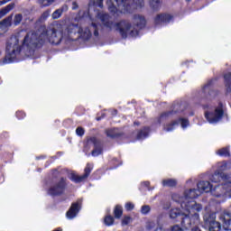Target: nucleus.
I'll return each mask as SVG.
<instances>
[{
    "label": "nucleus",
    "mask_w": 231,
    "mask_h": 231,
    "mask_svg": "<svg viewBox=\"0 0 231 231\" xmlns=\"http://www.w3.org/2000/svg\"><path fill=\"white\" fill-rule=\"evenodd\" d=\"M64 12H68V5H63L60 8L55 10L51 14L52 19H60Z\"/></svg>",
    "instance_id": "4468645a"
},
{
    "label": "nucleus",
    "mask_w": 231,
    "mask_h": 231,
    "mask_svg": "<svg viewBox=\"0 0 231 231\" xmlns=\"http://www.w3.org/2000/svg\"><path fill=\"white\" fill-rule=\"evenodd\" d=\"M143 185H144L145 187H149L150 183H149V181H145V182H143Z\"/></svg>",
    "instance_id": "ea45409f"
},
{
    "label": "nucleus",
    "mask_w": 231,
    "mask_h": 231,
    "mask_svg": "<svg viewBox=\"0 0 231 231\" xmlns=\"http://www.w3.org/2000/svg\"><path fill=\"white\" fill-rule=\"evenodd\" d=\"M174 230L175 231H183V229H181V227H180L179 226H175Z\"/></svg>",
    "instance_id": "4c0bfd02"
},
{
    "label": "nucleus",
    "mask_w": 231,
    "mask_h": 231,
    "mask_svg": "<svg viewBox=\"0 0 231 231\" xmlns=\"http://www.w3.org/2000/svg\"><path fill=\"white\" fill-rule=\"evenodd\" d=\"M21 21H23V14H16L14 19V24L17 26V24H21Z\"/></svg>",
    "instance_id": "a878e982"
},
{
    "label": "nucleus",
    "mask_w": 231,
    "mask_h": 231,
    "mask_svg": "<svg viewBox=\"0 0 231 231\" xmlns=\"http://www.w3.org/2000/svg\"><path fill=\"white\" fill-rule=\"evenodd\" d=\"M204 222L206 228L209 231H220L221 224L216 221V213L207 214L204 216Z\"/></svg>",
    "instance_id": "0eeeda50"
},
{
    "label": "nucleus",
    "mask_w": 231,
    "mask_h": 231,
    "mask_svg": "<svg viewBox=\"0 0 231 231\" xmlns=\"http://www.w3.org/2000/svg\"><path fill=\"white\" fill-rule=\"evenodd\" d=\"M148 134H149V127H145L140 131V133L137 134V138L138 140H143L144 138H147Z\"/></svg>",
    "instance_id": "aec40b11"
},
{
    "label": "nucleus",
    "mask_w": 231,
    "mask_h": 231,
    "mask_svg": "<svg viewBox=\"0 0 231 231\" xmlns=\"http://www.w3.org/2000/svg\"><path fill=\"white\" fill-rule=\"evenodd\" d=\"M223 171H226V162L218 163V170L211 178L212 183H220L218 185L210 184L208 181H200L198 183V189L200 194L203 192H211L212 196L220 198L226 192H231V176L225 175Z\"/></svg>",
    "instance_id": "7ed1b4c3"
},
{
    "label": "nucleus",
    "mask_w": 231,
    "mask_h": 231,
    "mask_svg": "<svg viewBox=\"0 0 231 231\" xmlns=\"http://www.w3.org/2000/svg\"><path fill=\"white\" fill-rule=\"evenodd\" d=\"M106 5L111 14H125L132 8H142L143 6V0H132L130 5L127 0H107Z\"/></svg>",
    "instance_id": "20e7f679"
},
{
    "label": "nucleus",
    "mask_w": 231,
    "mask_h": 231,
    "mask_svg": "<svg viewBox=\"0 0 231 231\" xmlns=\"http://www.w3.org/2000/svg\"><path fill=\"white\" fill-rule=\"evenodd\" d=\"M171 19H172V14H161L155 17L154 23L156 26H160V24H167V23H171Z\"/></svg>",
    "instance_id": "9b49d317"
},
{
    "label": "nucleus",
    "mask_w": 231,
    "mask_h": 231,
    "mask_svg": "<svg viewBox=\"0 0 231 231\" xmlns=\"http://www.w3.org/2000/svg\"><path fill=\"white\" fill-rule=\"evenodd\" d=\"M166 231H174V226H171L170 229H167Z\"/></svg>",
    "instance_id": "a19ab883"
},
{
    "label": "nucleus",
    "mask_w": 231,
    "mask_h": 231,
    "mask_svg": "<svg viewBox=\"0 0 231 231\" xmlns=\"http://www.w3.org/2000/svg\"><path fill=\"white\" fill-rule=\"evenodd\" d=\"M38 3L42 5V6H51L55 3V0H38Z\"/></svg>",
    "instance_id": "393cba45"
},
{
    "label": "nucleus",
    "mask_w": 231,
    "mask_h": 231,
    "mask_svg": "<svg viewBox=\"0 0 231 231\" xmlns=\"http://www.w3.org/2000/svg\"><path fill=\"white\" fill-rule=\"evenodd\" d=\"M76 134H78V136H84V128L78 127L76 129Z\"/></svg>",
    "instance_id": "c756f323"
},
{
    "label": "nucleus",
    "mask_w": 231,
    "mask_h": 231,
    "mask_svg": "<svg viewBox=\"0 0 231 231\" xmlns=\"http://www.w3.org/2000/svg\"><path fill=\"white\" fill-rule=\"evenodd\" d=\"M77 8H79V4H77V2H73L72 3V10H77Z\"/></svg>",
    "instance_id": "c9c22d12"
},
{
    "label": "nucleus",
    "mask_w": 231,
    "mask_h": 231,
    "mask_svg": "<svg viewBox=\"0 0 231 231\" xmlns=\"http://www.w3.org/2000/svg\"><path fill=\"white\" fill-rule=\"evenodd\" d=\"M224 230H231V214L225 213L220 217Z\"/></svg>",
    "instance_id": "ddd939ff"
},
{
    "label": "nucleus",
    "mask_w": 231,
    "mask_h": 231,
    "mask_svg": "<svg viewBox=\"0 0 231 231\" xmlns=\"http://www.w3.org/2000/svg\"><path fill=\"white\" fill-rule=\"evenodd\" d=\"M114 213H115V217H116L117 219H120V217H122V214H123L122 207L116 206L114 210Z\"/></svg>",
    "instance_id": "412c9836"
},
{
    "label": "nucleus",
    "mask_w": 231,
    "mask_h": 231,
    "mask_svg": "<svg viewBox=\"0 0 231 231\" xmlns=\"http://www.w3.org/2000/svg\"><path fill=\"white\" fill-rule=\"evenodd\" d=\"M91 5L88 9H82L79 12V21L78 24L70 23L65 30L62 23L55 22L46 29H40L37 32H30L24 37L23 45L27 48L46 44H60L62 39L73 41V35L79 33L82 39L88 40L91 35L98 37L100 30L109 28L119 32L123 39L126 37H138V29H135L127 21H121L114 24L109 14L104 11H95L91 14Z\"/></svg>",
    "instance_id": "f257e3e1"
},
{
    "label": "nucleus",
    "mask_w": 231,
    "mask_h": 231,
    "mask_svg": "<svg viewBox=\"0 0 231 231\" xmlns=\"http://www.w3.org/2000/svg\"><path fill=\"white\" fill-rule=\"evenodd\" d=\"M126 210H133V208H134V204L131 203V202H127L125 206Z\"/></svg>",
    "instance_id": "7c9ffc66"
},
{
    "label": "nucleus",
    "mask_w": 231,
    "mask_h": 231,
    "mask_svg": "<svg viewBox=\"0 0 231 231\" xmlns=\"http://www.w3.org/2000/svg\"><path fill=\"white\" fill-rule=\"evenodd\" d=\"M54 231H62V229L59 228V229H56V230H54Z\"/></svg>",
    "instance_id": "37998d69"
},
{
    "label": "nucleus",
    "mask_w": 231,
    "mask_h": 231,
    "mask_svg": "<svg viewBox=\"0 0 231 231\" xmlns=\"http://www.w3.org/2000/svg\"><path fill=\"white\" fill-rule=\"evenodd\" d=\"M199 196H201L199 189H190L186 190L184 196L179 199L182 210L180 213H175V216H184L180 217L184 226L199 223V214L198 212H201L203 208L194 201Z\"/></svg>",
    "instance_id": "f03ea898"
},
{
    "label": "nucleus",
    "mask_w": 231,
    "mask_h": 231,
    "mask_svg": "<svg viewBox=\"0 0 231 231\" xmlns=\"http://www.w3.org/2000/svg\"><path fill=\"white\" fill-rule=\"evenodd\" d=\"M21 53V44L17 36L11 37L6 45V55L4 60L5 64H10L17 59V55Z\"/></svg>",
    "instance_id": "39448f33"
},
{
    "label": "nucleus",
    "mask_w": 231,
    "mask_h": 231,
    "mask_svg": "<svg viewBox=\"0 0 231 231\" xmlns=\"http://www.w3.org/2000/svg\"><path fill=\"white\" fill-rule=\"evenodd\" d=\"M104 223H105V225H106V226H111V225H113V223H115V218H113L112 216H106L105 217Z\"/></svg>",
    "instance_id": "5701e85b"
},
{
    "label": "nucleus",
    "mask_w": 231,
    "mask_h": 231,
    "mask_svg": "<svg viewBox=\"0 0 231 231\" xmlns=\"http://www.w3.org/2000/svg\"><path fill=\"white\" fill-rule=\"evenodd\" d=\"M64 187H66V182L64 179H61L56 186H53L49 189V194H51V196H59V194L64 192Z\"/></svg>",
    "instance_id": "9d476101"
},
{
    "label": "nucleus",
    "mask_w": 231,
    "mask_h": 231,
    "mask_svg": "<svg viewBox=\"0 0 231 231\" xmlns=\"http://www.w3.org/2000/svg\"><path fill=\"white\" fill-rule=\"evenodd\" d=\"M134 23L137 24V28H143L145 26V18L140 14L134 16Z\"/></svg>",
    "instance_id": "2eb2a0df"
},
{
    "label": "nucleus",
    "mask_w": 231,
    "mask_h": 231,
    "mask_svg": "<svg viewBox=\"0 0 231 231\" xmlns=\"http://www.w3.org/2000/svg\"><path fill=\"white\" fill-rule=\"evenodd\" d=\"M141 212L142 214H144V215L149 214V212H151V207L147 205L143 206L141 208Z\"/></svg>",
    "instance_id": "bb28decb"
},
{
    "label": "nucleus",
    "mask_w": 231,
    "mask_h": 231,
    "mask_svg": "<svg viewBox=\"0 0 231 231\" xmlns=\"http://www.w3.org/2000/svg\"><path fill=\"white\" fill-rule=\"evenodd\" d=\"M175 125H181L182 129L189 127V119L180 117L175 121Z\"/></svg>",
    "instance_id": "6ab92c4d"
},
{
    "label": "nucleus",
    "mask_w": 231,
    "mask_h": 231,
    "mask_svg": "<svg viewBox=\"0 0 231 231\" xmlns=\"http://www.w3.org/2000/svg\"><path fill=\"white\" fill-rule=\"evenodd\" d=\"M14 6H15V4H9L5 7H4L0 11V17H5V15H6V14H8L9 12H12V10H14Z\"/></svg>",
    "instance_id": "f3484780"
},
{
    "label": "nucleus",
    "mask_w": 231,
    "mask_h": 231,
    "mask_svg": "<svg viewBox=\"0 0 231 231\" xmlns=\"http://www.w3.org/2000/svg\"><path fill=\"white\" fill-rule=\"evenodd\" d=\"M106 135L110 138H115L116 136H117L115 129L106 130Z\"/></svg>",
    "instance_id": "cd10ccee"
},
{
    "label": "nucleus",
    "mask_w": 231,
    "mask_h": 231,
    "mask_svg": "<svg viewBox=\"0 0 231 231\" xmlns=\"http://www.w3.org/2000/svg\"><path fill=\"white\" fill-rule=\"evenodd\" d=\"M150 6L154 12H158L162 8V2L160 0H149Z\"/></svg>",
    "instance_id": "dca6fc26"
},
{
    "label": "nucleus",
    "mask_w": 231,
    "mask_h": 231,
    "mask_svg": "<svg viewBox=\"0 0 231 231\" xmlns=\"http://www.w3.org/2000/svg\"><path fill=\"white\" fill-rule=\"evenodd\" d=\"M97 120H100V117H98Z\"/></svg>",
    "instance_id": "a18cd8bd"
},
{
    "label": "nucleus",
    "mask_w": 231,
    "mask_h": 231,
    "mask_svg": "<svg viewBox=\"0 0 231 231\" xmlns=\"http://www.w3.org/2000/svg\"><path fill=\"white\" fill-rule=\"evenodd\" d=\"M131 223V218L129 217H125L122 221V225H129Z\"/></svg>",
    "instance_id": "72a5a7b5"
},
{
    "label": "nucleus",
    "mask_w": 231,
    "mask_h": 231,
    "mask_svg": "<svg viewBox=\"0 0 231 231\" xmlns=\"http://www.w3.org/2000/svg\"><path fill=\"white\" fill-rule=\"evenodd\" d=\"M162 227L157 228L155 231H161Z\"/></svg>",
    "instance_id": "79ce46f5"
},
{
    "label": "nucleus",
    "mask_w": 231,
    "mask_h": 231,
    "mask_svg": "<svg viewBox=\"0 0 231 231\" xmlns=\"http://www.w3.org/2000/svg\"><path fill=\"white\" fill-rule=\"evenodd\" d=\"M80 210V204L79 202H75L71 205L69 212H67L66 216L68 219H73L77 217V214H79Z\"/></svg>",
    "instance_id": "f8f14e48"
},
{
    "label": "nucleus",
    "mask_w": 231,
    "mask_h": 231,
    "mask_svg": "<svg viewBox=\"0 0 231 231\" xmlns=\"http://www.w3.org/2000/svg\"><path fill=\"white\" fill-rule=\"evenodd\" d=\"M164 129H165V131H167V132L172 131V129H174V123H171V124H170V125H167Z\"/></svg>",
    "instance_id": "473e14b6"
},
{
    "label": "nucleus",
    "mask_w": 231,
    "mask_h": 231,
    "mask_svg": "<svg viewBox=\"0 0 231 231\" xmlns=\"http://www.w3.org/2000/svg\"><path fill=\"white\" fill-rule=\"evenodd\" d=\"M162 187H174V180H172V179L163 180Z\"/></svg>",
    "instance_id": "4be33fe9"
},
{
    "label": "nucleus",
    "mask_w": 231,
    "mask_h": 231,
    "mask_svg": "<svg viewBox=\"0 0 231 231\" xmlns=\"http://www.w3.org/2000/svg\"><path fill=\"white\" fill-rule=\"evenodd\" d=\"M9 26H12V16H8L0 23V28L2 30H5V28H9Z\"/></svg>",
    "instance_id": "a211bd4d"
},
{
    "label": "nucleus",
    "mask_w": 231,
    "mask_h": 231,
    "mask_svg": "<svg viewBox=\"0 0 231 231\" xmlns=\"http://www.w3.org/2000/svg\"><path fill=\"white\" fill-rule=\"evenodd\" d=\"M208 88H210V83H208L203 87L202 90L204 93H207V89H208Z\"/></svg>",
    "instance_id": "f704fd0d"
},
{
    "label": "nucleus",
    "mask_w": 231,
    "mask_h": 231,
    "mask_svg": "<svg viewBox=\"0 0 231 231\" xmlns=\"http://www.w3.org/2000/svg\"><path fill=\"white\" fill-rule=\"evenodd\" d=\"M51 14V10L49 9V10L45 11L42 15V19H48V17H50Z\"/></svg>",
    "instance_id": "2f4dec72"
},
{
    "label": "nucleus",
    "mask_w": 231,
    "mask_h": 231,
    "mask_svg": "<svg viewBox=\"0 0 231 231\" xmlns=\"http://www.w3.org/2000/svg\"><path fill=\"white\" fill-rule=\"evenodd\" d=\"M224 115L223 104H219L215 108L208 105L204 106V116L208 124H217L223 118Z\"/></svg>",
    "instance_id": "423d86ee"
},
{
    "label": "nucleus",
    "mask_w": 231,
    "mask_h": 231,
    "mask_svg": "<svg viewBox=\"0 0 231 231\" xmlns=\"http://www.w3.org/2000/svg\"><path fill=\"white\" fill-rule=\"evenodd\" d=\"M10 0H3L0 1V6H3V5H6V3H9Z\"/></svg>",
    "instance_id": "e433bc0d"
},
{
    "label": "nucleus",
    "mask_w": 231,
    "mask_h": 231,
    "mask_svg": "<svg viewBox=\"0 0 231 231\" xmlns=\"http://www.w3.org/2000/svg\"><path fill=\"white\" fill-rule=\"evenodd\" d=\"M217 154L219 156H229L230 152L228 151V148H222L217 152Z\"/></svg>",
    "instance_id": "b1692460"
},
{
    "label": "nucleus",
    "mask_w": 231,
    "mask_h": 231,
    "mask_svg": "<svg viewBox=\"0 0 231 231\" xmlns=\"http://www.w3.org/2000/svg\"><path fill=\"white\" fill-rule=\"evenodd\" d=\"M87 147H93L92 156H100L102 154V146L100 142L95 137H90L87 141Z\"/></svg>",
    "instance_id": "1a4fd4ad"
},
{
    "label": "nucleus",
    "mask_w": 231,
    "mask_h": 231,
    "mask_svg": "<svg viewBox=\"0 0 231 231\" xmlns=\"http://www.w3.org/2000/svg\"><path fill=\"white\" fill-rule=\"evenodd\" d=\"M170 217H171V218H172V213H171V214H170Z\"/></svg>",
    "instance_id": "c03bdc74"
},
{
    "label": "nucleus",
    "mask_w": 231,
    "mask_h": 231,
    "mask_svg": "<svg viewBox=\"0 0 231 231\" xmlns=\"http://www.w3.org/2000/svg\"><path fill=\"white\" fill-rule=\"evenodd\" d=\"M94 6L96 8H103L104 6V0H97L95 3H94Z\"/></svg>",
    "instance_id": "c85d7f7f"
},
{
    "label": "nucleus",
    "mask_w": 231,
    "mask_h": 231,
    "mask_svg": "<svg viewBox=\"0 0 231 231\" xmlns=\"http://www.w3.org/2000/svg\"><path fill=\"white\" fill-rule=\"evenodd\" d=\"M91 171H93V165L88 163L85 168L84 175L79 176L74 171H71L70 173H69V178L71 180V181H74L75 183H80L84 181V180H88L89 174H91Z\"/></svg>",
    "instance_id": "6e6552de"
},
{
    "label": "nucleus",
    "mask_w": 231,
    "mask_h": 231,
    "mask_svg": "<svg viewBox=\"0 0 231 231\" xmlns=\"http://www.w3.org/2000/svg\"><path fill=\"white\" fill-rule=\"evenodd\" d=\"M169 115H171V112H168V113H166V114H163V115L162 116V117L163 118V116H169Z\"/></svg>",
    "instance_id": "58836bf2"
}]
</instances>
